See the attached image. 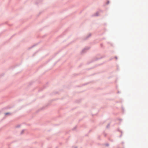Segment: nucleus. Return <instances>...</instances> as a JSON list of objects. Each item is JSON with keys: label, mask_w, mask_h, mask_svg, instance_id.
Here are the masks:
<instances>
[{"label": "nucleus", "mask_w": 148, "mask_h": 148, "mask_svg": "<svg viewBox=\"0 0 148 148\" xmlns=\"http://www.w3.org/2000/svg\"><path fill=\"white\" fill-rule=\"evenodd\" d=\"M110 123L108 124V125L106 126V127L107 128H109V127H110Z\"/></svg>", "instance_id": "f257e3e1"}, {"label": "nucleus", "mask_w": 148, "mask_h": 148, "mask_svg": "<svg viewBox=\"0 0 148 148\" xmlns=\"http://www.w3.org/2000/svg\"><path fill=\"white\" fill-rule=\"evenodd\" d=\"M11 113L10 112H7V113H6L5 114V115H8V114H11Z\"/></svg>", "instance_id": "f03ea898"}, {"label": "nucleus", "mask_w": 148, "mask_h": 148, "mask_svg": "<svg viewBox=\"0 0 148 148\" xmlns=\"http://www.w3.org/2000/svg\"><path fill=\"white\" fill-rule=\"evenodd\" d=\"M120 132H121V134L120 135V136H119V137H121L122 136V133H123V132H122V131H120Z\"/></svg>", "instance_id": "7ed1b4c3"}, {"label": "nucleus", "mask_w": 148, "mask_h": 148, "mask_svg": "<svg viewBox=\"0 0 148 148\" xmlns=\"http://www.w3.org/2000/svg\"><path fill=\"white\" fill-rule=\"evenodd\" d=\"M24 130H23L21 131V134H23V132H24Z\"/></svg>", "instance_id": "20e7f679"}, {"label": "nucleus", "mask_w": 148, "mask_h": 148, "mask_svg": "<svg viewBox=\"0 0 148 148\" xmlns=\"http://www.w3.org/2000/svg\"><path fill=\"white\" fill-rule=\"evenodd\" d=\"M105 145L107 146H109V144L108 143H106L105 144Z\"/></svg>", "instance_id": "39448f33"}, {"label": "nucleus", "mask_w": 148, "mask_h": 148, "mask_svg": "<svg viewBox=\"0 0 148 148\" xmlns=\"http://www.w3.org/2000/svg\"><path fill=\"white\" fill-rule=\"evenodd\" d=\"M76 127L75 126V127H74L73 128V130H75V129H76Z\"/></svg>", "instance_id": "423d86ee"}, {"label": "nucleus", "mask_w": 148, "mask_h": 148, "mask_svg": "<svg viewBox=\"0 0 148 148\" xmlns=\"http://www.w3.org/2000/svg\"><path fill=\"white\" fill-rule=\"evenodd\" d=\"M20 127V125H18L16 126V127Z\"/></svg>", "instance_id": "0eeeda50"}, {"label": "nucleus", "mask_w": 148, "mask_h": 148, "mask_svg": "<svg viewBox=\"0 0 148 148\" xmlns=\"http://www.w3.org/2000/svg\"><path fill=\"white\" fill-rule=\"evenodd\" d=\"M119 121H121V120H122V119H119Z\"/></svg>", "instance_id": "6e6552de"}, {"label": "nucleus", "mask_w": 148, "mask_h": 148, "mask_svg": "<svg viewBox=\"0 0 148 148\" xmlns=\"http://www.w3.org/2000/svg\"><path fill=\"white\" fill-rule=\"evenodd\" d=\"M106 136V134H104V136Z\"/></svg>", "instance_id": "1a4fd4ad"}, {"label": "nucleus", "mask_w": 148, "mask_h": 148, "mask_svg": "<svg viewBox=\"0 0 148 148\" xmlns=\"http://www.w3.org/2000/svg\"><path fill=\"white\" fill-rule=\"evenodd\" d=\"M122 110L123 111V110L124 109H123V108H122Z\"/></svg>", "instance_id": "9d476101"}, {"label": "nucleus", "mask_w": 148, "mask_h": 148, "mask_svg": "<svg viewBox=\"0 0 148 148\" xmlns=\"http://www.w3.org/2000/svg\"><path fill=\"white\" fill-rule=\"evenodd\" d=\"M119 93V91H118V93Z\"/></svg>", "instance_id": "9b49d317"}, {"label": "nucleus", "mask_w": 148, "mask_h": 148, "mask_svg": "<svg viewBox=\"0 0 148 148\" xmlns=\"http://www.w3.org/2000/svg\"><path fill=\"white\" fill-rule=\"evenodd\" d=\"M75 148H77V147H75Z\"/></svg>", "instance_id": "f8f14e48"}, {"label": "nucleus", "mask_w": 148, "mask_h": 148, "mask_svg": "<svg viewBox=\"0 0 148 148\" xmlns=\"http://www.w3.org/2000/svg\"><path fill=\"white\" fill-rule=\"evenodd\" d=\"M122 143V144H123V142Z\"/></svg>", "instance_id": "ddd939ff"}, {"label": "nucleus", "mask_w": 148, "mask_h": 148, "mask_svg": "<svg viewBox=\"0 0 148 148\" xmlns=\"http://www.w3.org/2000/svg\"><path fill=\"white\" fill-rule=\"evenodd\" d=\"M56 148H57L56 147Z\"/></svg>", "instance_id": "4468645a"}]
</instances>
